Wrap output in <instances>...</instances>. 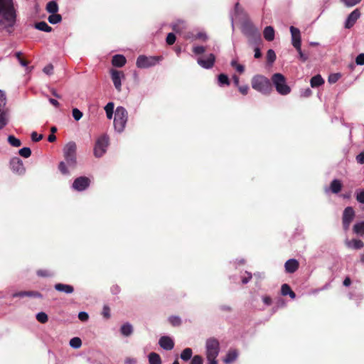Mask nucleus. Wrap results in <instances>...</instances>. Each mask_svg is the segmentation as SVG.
<instances>
[{
	"label": "nucleus",
	"mask_w": 364,
	"mask_h": 364,
	"mask_svg": "<svg viewBox=\"0 0 364 364\" xmlns=\"http://www.w3.org/2000/svg\"><path fill=\"white\" fill-rule=\"evenodd\" d=\"M15 22L16 11L13 0H0V24L4 28H11Z\"/></svg>",
	"instance_id": "f257e3e1"
},
{
	"label": "nucleus",
	"mask_w": 364,
	"mask_h": 364,
	"mask_svg": "<svg viewBox=\"0 0 364 364\" xmlns=\"http://www.w3.org/2000/svg\"><path fill=\"white\" fill-rule=\"evenodd\" d=\"M64 157L65 161H61L59 164V169L63 174L68 173L66 168L68 165L70 168H74L76 164V144L75 142L68 143L63 149Z\"/></svg>",
	"instance_id": "f03ea898"
},
{
	"label": "nucleus",
	"mask_w": 364,
	"mask_h": 364,
	"mask_svg": "<svg viewBox=\"0 0 364 364\" xmlns=\"http://www.w3.org/2000/svg\"><path fill=\"white\" fill-rule=\"evenodd\" d=\"M252 87L263 95H269L272 88L270 80L264 75H255L251 80Z\"/></svg>",
	"instance_id": "7ed1b4c3"
},
{
	"label": "nucleus",
	"mask_w": 364,
	"mask_h": 364,
	"mask_svg": "<svg viewBox=\"0 0 364 364\" xmlns=\"http://www.w3.org/2000/svg\"><path fill=\"white\" fill-rule=\"evenodd\" d=\"M220 351L219 342L215 338H208L205 343V355L207 364H218L216 360Z\"/></svg>",
	"instance_id": "20e7f679"
},
{
	"label": "nucleus",
	"mask_w": 364,
	"mask_h": 364,
	"mask_svg": "<svg viewBox=\"0 0 364 364\" xmlns=\"http://www.w3.org/2000/svg\"><path fill=\"white\" fill-rule=\"evenodd\" d=\"M128 119V113L123 107H117L114 118V127L117 132H122Z\"/></svg>",
	"instance_id": "39448f33"
},
{
	"label": "nucleus",
	"mask_w": 364,
	"mask_h": 364,
	"mask_svg": "<svg viewBox=\"0 0 364 364\" xmlns=\"http://www.w3.org/2000/svg\"><path fill=\"white\" fill-rule=\"evenodd\" d=\"M272 81L279 94L287 95L290 93L291 88L287 84L286 78L282 74H274L272 77Z\"/></svg>",
	"instance_id": "423d86ee"
},
{
	"label": "nucleus",
	"mask_w": 364,
	"mask_h": 364,
	"mask_svg": "<svg viewBox=\"0 0 364 364\" xmlns=\"http://www.w3.org/2000/svg\"><path fill=\"white\" fill-rule=\"evenodd\" d=\"M161 60L160 57L139 55L136 62V65L139 68H148L156 65Z\"/></svg>",
	"instance_id": "0eeeda50"
},
{
	"label": "nucleus",
	"mask_w": 364,
	"mask_h": 364,
	"mask_svg": "<svg viewBox=\"0 0 364 364\" xmlns=\"http://www.w3.org/2000/svg\"><path fill=\"white\" fill-rule=\"evenodd\" d=\"M109 145V138L103 135L99 137L95 143L94 148V154L96 157H102L107 151Z\"/></svg>",
	"instance_id": "6e6552de"
},
{
	"label": "nucleus",
	"mask_w": 364,
	"mask_h": 364,
	"mask_svg": "<svg viewBox=\"0 0 364 364\" xmlns=\"http://www.w3.org/2000/svg\"><path fill=\"white\" fill-rule=\"evenodd\" d=\"M355 218V211L353 208L347 207L345 208L343 213V229L347 231L349 229L350 225Z\"/></svg>",
	"instance_id": "1a4fd4ad"
},
{
	"label": "nucleus",
	"mask_w": 364,
	"mask_h": 364,
	"mask_svg": "<svg viewBox=\"0 0 364 364\" xmlns=\"http://www.w3.org/2000/svg\"><path fill=\"white\" fill-rule=\"evenodd\" d=\"M111 77L115 88L120 92L122 89V80L124 78V74L122 71L111 70Z\"/></svg>",
	"instance_id": "9d476101"
},
{
	"label": "nucleus",
	"mask_w": 364,
	"mask_h": 364,
	"mask_svg": "<svg viewBox=\"0 0 364 364\" xmlns=\"http://www.w3.org/2000/svg\"><path fill=\"white\" fill-rule=\"evenodd\" d=\"M90 185V180L87 177L81 176L76 178L73 183V188L77 191L85 190Z\"/></svg>",
	"instance_id": "9b49d317"
},
{
	"label": "nucleus",
	"mask_w": 364,
	"mask_h": 364,
	"mask_svg": "<svg viewBox=\"0 0 364 364\" xmlns=\"http://www.w3.org/2000/svg\"><path fill=\"white\" fill-rule=\"evenodd\" d=\"M291 36V44L295 48H299L301 46V32L299 28L294 26L290 27Z\"/></svg>",
	"instance_id": "f8f14e48"
},
{
	"label": "nucleus",
	"mask_w": 364,
	"mask_h": 364,
	"mask_svg": "<svg viewBox=\"0 0 364 364\" xmlns=\"http://www.w3.org/2000/svg\"><path fill=\"white\" fill-rule=\"evenodd\" d=\"M215 55L213 54L210 53L206 57L205 59L202 58H198L197 62H198V65L200 66H201L202 68H205V69H209L213 66V65L215 63Z\"/></svg>",
	"instance_id": "ddd939ff"
},
{
	"label": "nucleus",
	"mask_w": 364,
	"mask_h": 364,
	"mask_svg": "<svg viewBox=\"0 0 364 364\" xmlns=\"http://www.w3.org/2000/svg\"><path fill=\"white\" fill-rule=\"evenodd\" d=\"M360 16V12L358 9H355L347 17L346 21H345V28H352L357 20Z\"/></svg>",
	"instance_id": "4468645a"
},
{
	"label": "nucleus",
	"mask_w": 364,
	"mask_h": 364,
	"mask_svg": "<svg viewBox=\"0 0 364 364\" xmlns=\"http://www.w3.org/2000/svg\"><path fill=\"white\" fill-rule=\"evenodd\" d=\"M11 168L14 172L18 174H23L25 172V168L23 162L18 158H14L10 162Z\"/></svg>",
	"instance_id": "2eb2a0df"
},
{
	"label": "nucleus",
	"mask_w": 364,
	"mask_h": 364,
	"mask_svg": "<svg viewBox=\"0 0 364 364\" xmlns=\"http://www.w3.org/2000/svg\"><path fill=\"white\" fill-rule=\"evenodd\" d=\"M159 344L163 349L166 350H170L174 347L173 339L168 336H162L159 339Z\"/></svg>",
	"instance_id": "dca6fc26"
},
{
	"label": "nucleus",
	"mask_w": 364,
	"mask_h": 364,
	"mask_svg": "<svg viewBox=\"0 0 364 364\" xmlns=\"http://www.w3.org/2000/svg\"><path fill=\"white\" fill-rule=\"evenodd\" d=\"M285 270L288 273H294L299 268V262L295 259H288L284 264Z\"/></svg>",
	"instance_id": "f3484780"
},
{
	"label": "nucleus",
	"mask_w": 364,
	"mask_h": 364,
	"mask_svg": "<svg viewBox=\"0 0 364 364\" xmlns=\"http://www.w3.org/2000/svg\"><path fill=\"white\" fill-rule=\"evenodd\" d=\"M9 121V112L5 107H0V129L7 125Z\"/></svg>",
	"instance_id": "a211bd4d"
},
{
	"label": "nucleus",
	"mask_w": 364,
	"mask_h": 364,
	"mask_svg": "<svg viewBox=\"0 0 364 364\" xmlns=\"http://www.w3.org/2000/svg\"><path fill=\"white\" fill-rule=\"evenodd\" d=\"M12 296L14 298H15V297H24V296L41 298L42 295L39 292H38V291H18V292L14 293L12 294Z\"/></svg>",
	"instance_id": "6ab92c4d"
},
{
	"label": "nucleus",
	"mask_w": 364,
	"mask_h": 364,
	"mask_svg": "<svg viewBox=\"0 0 364 364\" xmlns=\"http://www.w3.org/2000/svg\"><path fill=\"white\" fill-rule=\"evenodd\" d=\"M345 244L348 248H352V249H355V250L361 249L364 246L363 242L361 241L360 240H357V239H353L352 240H346L345 241Z\"/></svg>",
	"instance_id": "aec40b11"
},
{
	"label": "nucleus",
	"mask_w": 364,
	"mask_h": 364,
	"mask_svg": "<svg viewBox=\"0 0 364 364\" xmlns=\"http://www.w3.org/2000/svg\"><path fill=\"white\" fill-rule=\"evenodd\" d=\"M127 60L122 55H115L112 58V63L114 66L121 68L125 65Z\"/></svg>",
	"instance_id": "412c9836"
},
{
	"label": "nucleus",
	"mask_w": 364,
	"mask_h": 364,
	"mask_svg": "<svg viewBox=\"0 0 364 364\" xmlns=\"http://www.w3.org/2000/svg\"><path fill=\"white\" fill-rule=\"evenodd\" d=\"M55 289L58 291L65 292L66 294H71L74 291V289L72 286L60 283L56 284L55 285Z\"/></svg>",
	"instance_id": "4be33fe9"
},
{
	"label": "nucleus",
	"mask_w": 364,
	"mask_h": 364,
	"mask_svg": "<svg viewBox=\"0 0 364 364\" xmlns=\"http://www.w3.org/2000/svg\"><path fill=\"white\" fill-rule=\"evenodd\" d=\"M238 356V353L235 350H230L227 353L226 356L223 359V362L226 364H229L235 361Z\"/></svg>",
	"instance_id": "5701e85b"
},
{
	"label": "nucleus",
	"mask_w": 364,
	"mask_h": 364,
	"mask_svg": "<svg viewBox=\"0 0 364 364\" xmlns=\"http://www.w3.org/2000/svg\"><path fill=\"white\" fill-rule=\"evenodd\" d=\"M264 38L268 41H272L274 38V30L272 26H267L264 29L263 32Z\"/></svg>",
	"instance_id": "b1692460"
},
{
	"label": "nucleus",
	"mask_w": 364,
	"mask_h": 364,
	"mask_svg": "<svg viewBox=\"0 0 364 364\" xmlns=\"http://www.w3.org/2000/svg\"><path fill=\"white\" fill-rule=\"evenodd\" d=\"M120 332L124 336L128 337L132 334L133 327L129 323H126L121 326Z\"/></svg>",
	"instance_id": "393cba45"
},
{
	"label": "nucleus",
	"mask_w": 364,
	"mask_h": 364,
	"mask_svg": "<svg viewBox=\"0 0 364 364\" xmlns=\"http://www.w3.org/2000/svg\"><path fill=\"white\" fill-rule=\"evenodd\" d=\"M342 188V184L339 180L334 179L332 181L329 189L333 193H338L340 192Z\"/></svg>",
	"instance_id": "a878e982"
},
{
	"label": "nucleus",
	"mask_w": 364,
	"mask_h": 364,
	"mask_svg": "<svg viewBox=\"0 0 364 364\" xmlns=\"http://www.w3.org/2000/svg\"><path fill=\"white\" fill-rule=\"evenodd\" d=\"M149 364H161L160 355L156 353H150L148 355Z\"/></svg>",
	"instance_id": "bb28decb"
},
{
	"label": "nucleus",
	"mask_w": 364,
	"mask_h": 364,
	"mask_svg": "<svg viewBox=\"0 0 364 364\" xmlns=\"http://www.w3.org/2000/svg\"><path fill=\"white\" fill-rule=\"evenodd\" d=\"M324 83L323 79L321 75H317L311 79V86L312 87H318Z\"/></svg>",
	"instance_id": "cd10ccee"
},
{
	"label": "nucleus",
	"mask_w": 364,
	"mask_h": 364,
	"mask_svg": "<svg viewBox=\"0 0 364 364\" xmlns=\"http://www.w3.org/2000/svg\"><path fill=\"white\" fill-rule=\"evenodd\" d=\"M353 232L360 235H364V221L356 223L353 226Z\"/></svg>",
	"instance_id": "c85d7f7f"
},
{
	"label": "nucleus",
	"mask_w": 364,
	"mask_h": 364,
	"mask_svg": "<svg viewBox=\"0 0 364 364\" xmlns=\"http://www.w3.org/2000/svg\"><path fill=\"white\" fill-rule=\"evenodd\" d=\"M46 10L48 13L55 14L58 11V5L55 1H51L47 4Z\"/></svg>",
	"instance_id": "c756f323"
},
{
	"label": "nucleus",
	"mask_w": 364,
	"mask_h": 364,
	"mask_svg": "<svg viewBox=\"0 0 364 364\" xmlns=\"http://www.w3.org/2000/svg\"><path fill=\"white\" fill-rule=\"evenodd\" d=\"M192 355V349L190 348H186L181 352V358L184 361H187L191 358Z\"/></svg>",
	"instance_id": "7c9ffc66"
},
{
	"label": "nucleus",
	"mask_w": 364,
	"mask_h": 364,
	"mask_svg": "<svg viewBox=\"0 0 364 364\" xmlns=\"http://www.w3.org/2000/svg\"><path fill=\"white\" fill-rule=\"evenodd\" d=\"M36 28L45 31V32H50L52 30V28L48 26V24L44 21H41L36 24L35 26Z\"/></svg>",
	"instance_id": "2f4dec72"
},
{
	"label": "nucleus",
	"mask_w": 364,
	"mask_h": 364,
	"mask_svg": "<svg viewBox=\"0 0 364 364\" xmlns=\"http://www.w3.org/2000/svg\"><path fill=\"white\" fill-rule=\"evenodd\" d=\"M114 107V105L113 102H108L105 107L107 117L109 119L112 118Z\"/></svg>",
	"instance_id": "473e14b6"
},
{
	"label": "nucleus",
	"mask_w": 364,
	"mask_h": 364,
	"mask_svg": "<svg viewBox=\"0 0 364 364\" xmlns=\"http://www.w3.org/2000/svg\"><path fill=\"white\" fill-rule=\"evenodd\" d=\"M62 20V17L60 14H52L50 16H49L48 17V21L52 23V24H55V23H58L59 22H60Z\"/></svg>",
	"instance_id": "72a5a7b5"
},
{
	"label": "nucleus",
	"mask_w": 364,
	"mask_h": 364,
	"mask_svg": "<svg viewBox=\"0 0 364 364\" xmlns=\"http://www.w3.org/2000/svg\"><path fill=\"white\" fill-rule=\"evenodd\" d=\"M8 141L12 146L14 147H19L21 145V141L13 135L9 136Z\"/></svg>",
	"instance_id": "f704fd0d"
},
{
	"label": "nucleus",
	"mask_w": 364,
	"mask_h": 364,
	"mask_svg": "<svg viewBox=\"0 0 364 364\" xmlns=\"http://www.w3.org/2000/svg\"><path fill=\"white\" fill-rule=\"evenodd\" d=\"M218 84L220 86L223 85H228L230 84V80L228 79V75L225 74H220L218 75Z\"/></svg>",
	"instance_id": "c9c22d12"
},
{
	"label": "nucleus",
	"mask_w": 364,
	"mask_h": 364,
	"mask_svg": "<svg viewBox=\"0 0 364 364\" xmlns=\"http://www.w3.org/2000/svg\"><path fill=\"white\" fill-rule=\"evenodd\" d=\"M70 346L73 348H79L82 346V341L80 338L75 337L70 339Z\"/></svg>",
	"instance_id": "e433bc0d"
},
{
	"label": "nucleus",
	"mask_w": 364,
	"mask_h": 364,
	"mask_svg": "<svg viewBox=\"0 0 364 364\" xmlns=\"http://www.w3.org/2000/svg\"><path fill=\"white\" fill-rule=\"evenodd\" d=\"M36 319L41 323H46L48 321V317L46 313L39 312L36 314Z\"/></svg>",
	"instance_id": "4c0bfd02"
},
{
	"label": "nucleus",
	"mask_w": 364,
	"mask_h": 364,
	"mask_svg": "<svg viewBox=\"0 0 364 364\" xmlns=\"http://www.w3.org/2000/svg\"><path fill=\"white\" fill-rule=\"evenodd\" d=\"M19 154L24 158H28L31 154V151L28 147H23L19 150Z\"/></svg>",
	"instance_id": "58836bf2"
},
{
	"label": "nucleus",
	"mask_w": 364,
	"mask_h": 364,
	"mask_svg": "<svg viewBox=\"0 0 364 364\" xmlns=\"http://www.w3.org/2000/svg\"><path fill=\"white\" fill-rule=\"evenodd\" d=\"M362 0H341L346 6L352 7L359 4Z\"/></svg>",
	"instance_id": "ea45409f"
},
{
	"label": "nucleus",
	"mask_w": 364,
	"mask_h": 364,
	"mask_svg": "<svg viewBox=\"0 0 364 364\" xmlns=\"http://www.w3.org/2000/svg\"><path fill=\"white\" fill-rule=\"evenodd\" d=\"M267 59L269 63H273L276 60V54L274 51L269 49L267 53Z\"/></svg>",
	"instance_id": "a19ab883"
},
{
	"label": "nucleus",
	"mask_w": 364,
	"mask_h": 364,
	"mask_svg": "<svg viewBox=\"0 0 364 364\" xmlns=\"http://www.w3.org/2000/svg\"><path fill=\"white\" fill-rule=\"evenodd\" d=\"M168 321L174 326H179L181 323V318L175 316H170Z\"/></svg>",
	"instance_id": "79ce46f5"
},
{
	"label": "nucleus",
	"mask_w": 364,
	"mask_h": 364,
	"mask_svg": "<svg viewBox=\"0 0 364 364\" xmlns=\"http://www.w3.org/2000/svg\"><path fill=\"white\" fill-rule=\"evenodd\" d=\"M73 117L76 120H80L82 117V112L77 108L73 109Z\"/></svg>",
	"instance_id": "37998d69"
},
{
	"label": "nucleus",
	"mask_w": 364,
	"mask_h": 364,
	"mask_svg": "<svg viewBox=\"0 0 364 364\" xmlns=\"http://www.w3.org/2000/svg\"><path fill=\"white\" fill-rule=\"evenodd\" d=\"M340 77L341 75L339 73L331 74L328 77V82L330 83H335L339 80Z\"/></svg>",
	"instance_id": "c03bdc74"
},
{
	"label": "nucleus",
	"mask_w": 364,
	"mask_h": 364,
	"mask_svg": "<svg viewBox=\"0 0 364 364\" xmlns=\"http://www.w3.org/2000/svg\"><path fill=\"white\" fill-rule=\"evenodd\" d=\"M203 360L200 355H196L193 356L191 361V364H203Z\"/></svg>",
	"instance_id": "a18cd8bd"
},
{
	"label": "nucleus",
	"mask_w": 364,
	"mask_h": 364,
	"mask_svg": "<svg viewBox=\"0 0 364 364\" xmlns=\"http://www.w3.org/2000/svg\"><path fill=\"white\" fill-rule=\"evenodd\" d=\"M281 290H282V294L284 296L288 295L291 291L290 287L287 284H284L282 286Z\"/></svg>",
	"instance_id": "49530a36"
},
{
	"label": "nucleus",
	"mask_w": 364,
	"mask_h": 364,
	"mask_svg": "<svg viewBox=\"0 0 364 364\" xmlns=\"http://www.w3.org/2000/svg\"><path fill=\"white\" fill-rule=\"evenodd\" d=\"M193 51L196 55L202 54L205 51V48L203 46H194Z\"/></svg>",
	"instance_id": "de8ad7c7"
},
{
	"label": "nucleus",
	"mask_w": 364,
	"mask_h": 364,
	"mask_svg": "<svg viewBox=\"0 0 364 364\" xmlns=\"http://www.w3.org/2000/svg\"><path fill=\"white\" fill-rule=\"evenodd\" d=\"M299 53V58L303 61L305 62L308 60V55L304 54L301 48V46L299 47V48H296Z\"/></svg>",
	"instance_id": "09e8293b"
},
{
	"label": "nucleus",
	"mask_w": 364,
	"mask_h": 364,
	"mask_svg": "<svg viewBox=\"0 0 364 364\" xmlns=\"http://www.w3.org/2000/svg\"><path fill=\"white\" fill-rule=\"evenodd\" d=\"M175 41H176L175 35L172 33H168L166 37V43L168 45H172L174 43Z\"/></svg>",
	"instance_id": "8fccbe9b"
},
{
	"label": "nucleus",
	"mask_w": 364,
	"mask_h": 364,
	"mask_svg": "<svg viewBox=\"0 0 364 364\" xmlns=\"http://www.w3.org/2000/svg\"><path fill=\"white\" fill-rule=\"evenodd\" d=\"M6 96L4 92L0 90V107H5L6 105Z\"/></svg>",
	"instance_id": "3c124183"
},
{
	"label": "nucleus",
	"mask_w": 364,
	"mask_h": 364,
	"mask_svg": "<svg viewBox=\"0 0 364 364\" xmlns=\"http://www.w3.org/2000/svg\"><path fill=\"white\" fill-rule=\"evenodd\" d=\"M43 136L42 134H38L36 132L31 133V139L33 141H39L43 139Z\"/></svg>",
	"instance_id": "603ef678"
},
{
	"label": "nucleus",
	"mask_w": 364,
	"mask_h": 364,
	"mask_svg": "<svg viewBox=\"0 0 364 364\" xmlns=\"http://www.w3.org/2000/svg\"><path fill=\"white\" fill-rule=\"evenodd\" d=\"M78 318L82 321H87L89 318L88 314L85 311H81L78 314Z\"/></svg>",
	"instance_id": "864d4df0"
},
{
	"label": "nucleus",
	"mask_w": 364,
	"mask_h": 364,
	"mask_svg": "<svg viewBox=\"0 0 364 364\" xmlns=\"http://www.w3.org/2000/svg\"><path fill=\"white\" fill-rule=\"evenodd\" d=\"M356 199L360 203H364V191H360L356 194Z\"/></svg>",
	"instance_id": "5fc2aeb1"
},
{
	"label": "nucleus",
	"mask_w": 364,
	"mask_h": 364,
	"mask_svg": "<svg viewBox=\"0 0 364 364\" xmlns=\"http://www.w3.org/2000/svg\"><path fill=\"white\" fill-rule=\"evenodd\" d=\"M37 274L40 277H50L53 275L51 272L47 270H38Z\"/></svg>",
	"instance_id": "6e6d98bb"
},
{
	"label": "nucleus",
	"mask_w": 364,
	"mask_h": 364,
	"mask_svg": "<svg viewBox=\"0 0 364 364\" xmlns=\"http://www.w3.org/2000/svg\"><path fill=\"white\" fill-rule=\"evenodd\" d=\"M355 62L358 65H364V53L359 54L355 59Z\"/></svg>",
	"instance_id": "4d7b16f0"
},
{
	"label": "nucleus",
	"mask_w": 364,
	"mask_h": 364,
	"mask_svg": "<svg viewBox=\"0 0 364 364\" xmlns=\"http://www.w3.org/2000/svg\"><path fill=\"white\" fill-rule=\"evenodd\" d=\"M252 278V274L250 272H245V275L242 278V282L247 284Z\"/></svg>",
	"instance_id": "13d9d810"
},
{
	"label": "nucleus",
	"mask_w": 364,
	"mask_h": 364,
	"mask_svg": "<svg viewBox=\"0 0 364 364\" xmlns=\"http://www.w3.org/2000/svg\"><path fill=\"white\" fill-rule=\"evenodd\" d=\"M137 360L134 358L127 357L124 359V364H136Z\"/></svg>",
	"instance_id": "bf43d9fd"
},
{
	"label": "nucleus",
	"mask_w": 364,
	"mask_h": 364,
	"mask_svg": "<svg viewBox=\"0 0 364 364\" xmlns=\"http://www.w3.org/2000/svg\"><path fill=\"white\" fill-rule=\"evenodd\" d=\"M238 89L242 95H247L248 92V90H249V87H248V85H245L238 86Z\"/></svg>",
	"instance_id": "052dcab7"
},
{
	"label": "nucleus",
	"mask_w": 364,
	"mask_h": 364,
	"mask_svg": "<svg viewBox=\"0 0 364 364\" xmlns=\"http://www.w3.org/2000/svg\"><path fill=\"white\" fill-rule=\"evenodd\" d=\"M53 67L52 65H48L43 68V72L47 75H50L53 73Z\"/></svg>",
	"instance_id": "680f3d73"
},
{
	"label": "nucleus",
	"mask_w": 364,
	"mask_h": 364,
	"mask_svg": "<svg viewBox=\"0 0 364 364\" xmlns=\"http://www.w3.org/2000/svg\"><path fill=\"white\" fill-rule=\"evenodd\" d=\"M356 160L360 164H364V151L356 156Z\"/></svg>",
	"instance_id": "e2e57ef3"
},
{
	"label": "nucleus",
	"mask_w": 364,
	"mask_h": 364,
	"mask_svg": "<svg viewBox=\"0 0 364 364\" xmlns=\"http://www.w3.org/2000/svg\"><path fill=\"white\" fill-rule=\"evenodd\" d=\"M196 38L201 39L203 41H206L208 39V36L205 33L200 32L198 33L196 36Z\"/></svg>",
	"instance_id": "0e129e2a"
},
{
	"label": "nucleus",
	"mask_w": 364,
	"mask_h": 364,
	"mask_svg": "<svg viewBox=\"0 0 364 364\" xmlns=\"http://www.w3.org/2000/svg\"><path fill=\"white\" fill-rule=\"evenodd\" d=\"M102 314L103 316L105 317V318H109L110 316V313H109V307L107 306H105L103 308V311H102Z\"/></svg>",
	"instance_id": "69168bd1"
},
{
	"label": "nucleus",
	"mask_w": 364,
	"mask_h": 364,
	"mask_svg": "<svg viewBox=\"0 0 364 364\" xmlns=\"http://www.w3.org/2000/svg\"><path fill=\"white\" fill-rule=\"evenodd\" d=\"M311 95V90L309 88L306 89L301 94L303 97H309Z\"/></svg>",
	"instance_id": "338daca9"
},
{
	"label": "nucleus",
	"mask_w": 364,
	"mask_h": 364,
	"mask_svg": "<svg viewBox=\"0 0 364 364\" xmlns=\"http://www.w3.org/2000/svg\"><path fill=\"white\" fill-rule=\"evenodd\" d=\"M235 69L240 73H242L245 70V67L244 65H241V64H239L238 65H237L236 68H235Z\"/></svg>",
	"instance_id": "774afa93"
}]
</instances>
